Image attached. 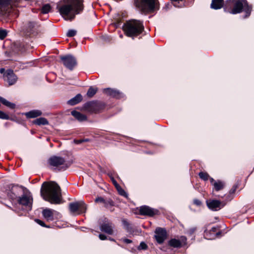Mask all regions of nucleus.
Listing matches in <instances>:
<instances>
[{
	"label": "nucleus",
	"mask_w": 254,
	"mask_h": 254,
	"mask_svg": "<svg viewBox=\"0 0 254 254\" xmlns=\"http://www.w3.org/2000/svg\"><path fill=\"white\" fill-rule=\"evenodd\" d=\"M44 187L41 191L43 198L51 203L59 204L61 201V190L59 185L55 182L44 183Z\"/></svg>",
	"instance_id": "obj_1"
},
{
	"label": "nucleus",
	"mask_w": 254,
	"mask_h": 254,
	"mask_svg": "<svg viewBox=\"0 0 254 254\" xmlns=\"http://www.w3.org/2000/svg\"><path fill=\"white\" fill-rule=\"evenodd\" d=\"M83 9V0H68L66 4L60 8L59 11L64 19L71 20Z\"/></svg>",
	"instance_id": "obj_2"
},
{
	"label": "nucleus",
	"mask_w": 254,
	"mask_h": 254,
	"mask_svg": "<svg viewBox=\"0 0 254 254\" xmlns=\"http://www.w3.org/2000/svg\"><path fill=\"white\" fill-rule=\"evenodd\" d=\"M226 7H233L230 13L233 14L241 13L243 9L246 12L245 17L249 16L252 10V6L249 5L247 0H227Z\"/></svg>",
	"instance_id": "obj_3"
},
{
	"label": "nucleus",
	"mask_w": 254,
	"mask_h": 254,
	"mask_svg": "<svg viewBox=\"0 0 254 254\" xmlns=\"http://www.w3.org/2000/svg\"><path fill=\"white\" fill-rule=\"evenodd\" d=\"M124 31L128 37H134L140 34L144 30L142 21L132 19L124 24Z\"/></svg>",
	"instance_id": "obj_4"
},
{
	"label": "nucleus",
	"mask_w": 254,
	"mask_h": 254,
	"mask_svg": "<svg viewBox=\"0 0 254 254\" xmlns=\"http://www.w3.org/2000/svg\"><path fill=\"white\" fill-rule=\"evenodd\" d=\"M135 4L144 12L152 13L159 9L158 0H136Z\"/></svg>",
	"instance_id": "obj_5"
},
{
	"label": "nucleus",
	"mask_w": 254,
	"mask_h": 254,
	"mask_svg": "<svg viewBox=\"0 0 254 254\" xmlns=\"http://www.w3.org/2000/svg\"><path fill=\"white\" fill-rule=\"evenodd\" d=\"M19 0H0V17L7 18L14 6H17Z\"/></svg>",
	"instance_id": "obj_6"
},
{
	"label": "nucleus",
	"mask_w": 254,
	"mask_h": 254,
	"mask_svg": "<svg viewBox=\"0 0 254 254\" xmlns=\"http://www.w3.org/2000/svg\"><path fill=\"white\" fill-rule=\"evenodd\" d=\"M17 201L24 211H29L32 209L33 198L30 193L23 194L21 196L18 197Z\"/></svg>",
	"instance_id": "obj_7"
},
{
	"label": "nucleus",
	"mask_w": 254,
	"mask_h": 254,
	"mask_svg": "<svg viewBox=\"0 0 254 254\" xmlns=\"http://www.w3.org/2000/svg\"><path fill=\"white\" fill-rule=\"evenodd\" d=\"M69 209L72 214H79L86 212L87 205L82 200L71 202L69 204Z\"/></svg>",
	"instance_id": "obj_8"
},
{
	"label": "nucleus",
	"mask_w": 254,
	"mask_h": 254,
	"mask_svg": "<svg viewBox=\"0 0 254 254\" xmlns=\"http://www.w3.org/2000/svg\"><path fill=\"white\" fill-rule=\"evenodd\" d=\"M49 165L55 169L59 168V170L61 169L65 170L67 166L65 164V161L63 157L53 156L48 160Z\"/></svg>",
	"instance_id": "obj_9"
},
{
	"label": "nucleus",
	"mask_w": 254,
	"mask_h": 254,
	"mask_svg": "<svg viewBox=\"0 0 254 254\" xmlns=\"http://www.w3.org/2000/svg\"><path fill=\"white\" fill-rule=\"evenodd\" d=\"M23 192V188L18 185H12L6 191L7 197L12 200L18 199L19 195Z\"/></svg>",
	"instance_id": "obj_10"
},
{
	"label": "nucleus",
	"mask_w": 254,
	"mask_h": 254,
	"mask_svg": "<svg viewBox=\"0 0 254 254\" xmlns=\"http://www.w3.org/2000/svg\"><path fill=\"white\" fill-rule=\"evenodd\" d=\"M64 65L69 70H72L76 65L77 62L75 58L70 55L61 57Z\"/></svg>",
	"instance_id": "obj_11"
},
{
	"label": "nucleus",
	"mask_w": 254,
	"mask_h": 254,
	"mask_svg": "<svg viewBox=\"0 0 254 254\" xmlns=\"http://www.w3.org/2000/svg\"><path fill=\"white\" fill-rule=\"evenodd\" d=\"M206 203L208 208L212 211H218L225 204L220 200L216 199L207 200Z\"/></svg>",
	"instance_id": "obj_12"
},
{
	"label": "nucleus",
	"mask_w": 254,
	"mask_h": 254,
	"mask_svg": "<svg viewBox=\"0 0 254 254\" xmlns=\"http://www.w3.org/2000/svg\"><path fill=\"white\" fill-rule=\"evenodd\" d=\"M39 25L36 22H29L25 27V32L28 36L36 35L39 31Z\"/></svg>",
	"instance_id": "obj_13"
},
{
	"label": "nucleus",
	"mask_w": 254,
	"mask_h": 254,
	"mask_svg": "<svg viewBox=\"0 0 254 254\" xmlns=\"http://www.w3.org/2000/svg\"><path fill=\"white\" fill-rule=\"evenodd\" d=\"M155 238L158 243L162 244L167 237V233L165 229L162 228H156Z\"/></svg>",
	"instance_id": "obj_14"
},
{
	"label": "nucleus",
	"mask_w": 254,
	"mask_h": 254,
	"mask_svg": "<svg viewBox=\"0 0 254 254\" xmlns=\"http://www.w3.org/2000/svg\"><path fill=\"white\" fill-rule=\"evenodd\" d=\"M158 212L157 210L154 209L148 206H142L139 208V213L141 215L153 216Z\"/></svg>",
	"instance_id": "obj_15"
},
{
	"label": "nucleus",
	"mask_w": 254,
	"mask_h": 254,
	"mask_svg": "<svg viewBox=\"0 0 254 254\" xmlns=\"http://www.w3.org/2000/svg\"><path fill=\"white\" fill-rule=\"evenodd\" d=\"M86 109L90 112L96 113L102 109L100 103L97 101H92L87 103L85 106Z\"/></svg>",
	"instance_id": "obj_16"
},
{
	"label": "nucleus",
	"mask_w": 254,
	"mask_h": 254,
	"mask_svg": "<svg viewBox=\"0 0 254 254\" xmlns=\"http://www.w3.org/2000/svg\"><path fill=\"white\" fill-rule=\"evenodd\" d=\"M4 80L8 83L9 85L14 84L17 81V77L12 70H7L3 74Z\"/></svg>",
	"instance_id": "obj_17"
},
{
	"label": "nucleus",
	"mask_w": 254,
	"mask_h": 254,
	"mask_svg": "<svg viewBox=\"0 0 254 254\" xmlns=\"http://www.w3.org/2000/svg\"><path fill=\"white\" fill-rule=\"evenodd\" d=\"M57 213L56 211L49 208L44 209L42 211L43 217L48 221H53L54 220V215Z\"/></svg>",
	"instance_id": "obj_18"
},
{
	"label": "nucleus",
	"mask_w": 254,
	"mask_h": 254,
	"mask_svg": "<svg viewBox=\"0 0 254 254\" xmlns=\"http://www.w3.org/2000/svg\"><path fill=\"white\" fill-rule=\"evenodd\" d=\"M100 229L101 231L109 235H112L114 232L113 226L110 223H103L100 226Z\"/></svg>",
	"instance_id": "obj_19"
},
{
	"label": "nucleus",
	"mask_w": 254,
	"mask_h": 254,
	"mask_svg": "<svg viewBox=\"0 0 254 254\" xmlns=\"http://www.w3.org/2000/svg\"><path fill=\"white\" fill-rule=\"evenodd\" d=\"M224 5V0H212L210 7L213 9H219Z\"/></svg>",
	"instance_id": "obj_20"
},
{
	"label": "nucleus",
	"mask_w": 254,
	"mask_h": 254,
	"mask_svg": "<svg viewBox=\"0 0 254 254\" xmlns=\"http://www.w3.org/2000/svg\"><path fill=\"white\" fill-rule=\"evenodd\" d=\"M104 92L105 94H106L108 95H110L111 96H112L113 97H115V98H119L120 97V93L119 91L117 90L114 89H112V88H110L104 89Z\"/></svg>",
	"instance_id": "obj_21"
},
{
	"label": "nucleus",
	"mask_w": 254,
	"mask_h": 254,
	"mask_svg": "<svg viewBox=\"0 0 254 254\" xmlns=\"http://www.w3.org/2000/svg\"><path fill=\"white\" fill-rule=\"evenodd\" d=\"M71 114L79 121L81 122L87 120V117L85 115H83L78 111L75 110L72 111L71 112Z\"/></svg>",
	"instance_id": "obj_22"
},
{
	"label": "nucleus",
	"mask_w": 254,
	"mask_h": 254,
	"mask_svg": "<svg viewBox=\"0 0 254 254\" xmlns=\"http://www.w3.org/2000/svg\"><path fill=\"white\" fill-rule=\"evenodd\" d=\"M82 99V95L80 94H78L75 97L68 100L67 103L70 105H75L81 102Z\"/></svg>",
	"instance_id": "obj_23"
},
{
	"label": "nucleus",
	"mask_w": 254,
	"mask_h": 254,
	"mask_svg": "<svg viewBox=\"0 0 254 254\" xmlns=\"http://www.w3.org/2000/svg\"><path fill=\"white\" fill-rule=\"evenodd\" d=\"M25 115L28 118H34L41 116L42 115V112L40 110H32L26 113Z\"/></svg>",
	"instance_id": "obj_24"
},
{
	"label": "nucleus",
	"mask_w": 254,
	"mask_h": 254,
	"mask_svg": "<svg viewBox=\"0 0 254 254\" xmlns=\"http://www.w3.org/2000/svg\"><path fill=\"white\" fill-rule=\"evenodd\" d=\"M213 186L214 190L218 191L224 188L225 183L223 181L217 180L213 184Z\"/></svg>",
	"instance_id": "obj_25"
},
{
	"label": "nucleus",
	"mask_w": 254,
	"mask_h": 254,
	"mask_svg": "<svg viewBox=\"0 0 254 254\" xmlns=\"http://www.w3.org/2000/svg\"><path fill=\"white\" fill-rule=\"evenodd\" d=\"M169 245L173 248H180L182 246V243L181 241L176 239H172L169 242Z\"/></svg>",
	"instance_id": "obj_26"
},
{
	"label": "nucleus",
	"mask_w": 254,
	"mask_h": 254,
	"mask_svg": "<svg viewBox=\"0 0 254 254\" xmlns=\"http://www.w3.org/2000/svg\"><path fill=\"white\" fill-rule=\"evenodd\" d=\"M33 123L38 126L46 125L49 124L48 120L45 118H39L33 121Z\"/></svg>",
	"instance_id": "obj_27"
},
{
	"label": "nucleus",
	"mask_w": 254,
	"mask_h": 254,
	"mask_svg": "<svg viewBox=\"0 0 254 254\" xmlns=\"http://www.w3.org/2000/svg\"><path fill=\"white\" fill-rule=\"evenodd\" d=\"M0 102L6 106V107L9 108L10 109H14L15 107V105L12 103L9 102L6 100L5 99L0 96Z\"/></svg>",
	"instance_id": "obj_28"
},
{
	"label": "nucleus",
	"mask_w": 254,
	"mask_h": 254,
	"mask_svg": "<svg viewBox=\"0 0 254 254\" xmlns=\"http://www.w3.org/2000/svg\"><path fill=\"white\" fill-rule=\"evenodd\" d=\"M97 91V88L90 87L87 92V95L89 97H92L96 94Z\"/></svg>",
	"instance_id": "obj_29"
},
{
	"label": "nucleus",
	"mask_w": 254,
	"mask_h": 254,
	"mask_svg": "<svg viewBox=\"0 0 254 254\" xmlns=\"http://www.w3.org/2000/svg\"><path fill=\"white\" fill-rule=\"evenodd\" d=\"M122 223L124 227V228L128 231V232H131L132 230V228L130 225V224L128 223V222L126 220L123 219L122 220Z\"/></svg>",
	"instance_id": "obj_30"
},
{
	"label": "nucleus",
	"mask_w": 254,
	"mask_h": 254,
	"mask_svg": "<svg viewBox=\"0 0 254 254\" xmlns=\"http://www.w3.org/2000/svg\"><path fill=\"white\" fill-rule=\"evenodd\" d=\"M51 8V7L49 4H45L42 7L41 12L43 14L48 13L50 11Z\"/></svg>",
	"instance_id": "obj_31"
},
{
	"label": "nucleus",
	"mask_w": 254,
	"mask_h": 254,
	"mask_svg": "<svg viewBox=\"0 0 254 254\" xmlns=\"http://www.w3.org/2000/svg\"><path fill=\"white\" fill-rule=\"evenodd\" d=\"M104 204L105 207L108 208L114 205V201L111 199H105Z\"/></svg>",
	"instance_id": "obj_32"
},
{
	"label": "nucleus",
	"mask_w": 254,
	"mask_h": 254,
	"mask_svg": "<svg viewBox=\"0 0 254 254\" xmlns=\"http://www.w3.org/2000/svg\"><path fill=\"white\" fill-rule=\"evenodd\" d=\"M198 175L201 179L205 181L208 180L209 178V175L206 172H201L199 173Z\"/></svg>",
	"instance_id": "obj_33"
},
{
	"label": "nucleus",
	"mask_w": 254,
	"mask_h": 254,
	"mask_svg": "<svg viewBox=\"0 0 254 254\" xmlns=\"http://www.w3.org/2000/svg\"><path fill=\"white\" fill-rule=\"evenodd\" d=\"M7 35V31L4 29H0V39H3Z\"/></svg>",
	"instance_id": "obj_34"
},
{
	"label": "nucleus",
	"mask_w": 254,
	"mask_h": 254,
	"mask_svg": "<svg viewBox=\"0 0 254 254\" xmlns=\"http://www.w3.org/2000/svg\"><path fill=\"white\" fill-rule=\"evenodd\" d=\"M147 245L143 242L140 243L139 246L138 247L139 250H145L147 249Z\"/></svg>",
	"instance_id": "obj_35"
},
{
	"label": "nucleus",
	"mask_w": 254,
	"mask_h": 254,
	"mask_svg": "<svg viewBox=\"0 0 254 254\" xmlns=\"http://www.w3.org/2000/svg\"><path fill=\"white\" fill-rule=\"evenodd\" d=\"M183 0H171L172 2L173 3L174 6L177 7H181L184 5V4L181 5L178 4L180 1H182Z\"/></svg>",
	"instance_id": "obj_36"
},
{
	"label": "nucleus",
	"mask_w": 254,
	"mask_h": 254,
	"mask_svg": "<svg viewBox=\"0 0 254 254\" xmlns=\"http://www.w3.org/2000/svg\"><path fill=\"white\" fill-rule=\"evenodd\" d=\"M0 119L4 120H8L9 116L8 115L4 113L3 112L0 111Z\"/></svg>",
	"instance_id": "obj_37"
},
{
	"label": "nucleus",
	"mask_w": 254,
	"mask_h": 254,
	"mask_svg": "<svg viewBox=\"0 0 254 254\" xmlns=\"http://www.w3.org/2000/svg\"><path fill=\"white\" fill-rule=\"evenodd\" d=\"M76 34V31L74 30H69L67 33V36L69 37H73Z\"/></svg>",
	"instance_id": "obj_38"
},
{
	"label": "nucleus",
	"mask_w": 254,
	"mask_h": 254,
	"mask_svg": "<svg viewBox=\"0 0 254 254\" xmlns=\"http://www.w3.org/2000/svg\"><path fill=\"white\" fill-rule=\"evenodd\" d=\"M35 221L36 222H37L38 224H39L41 226H43L44 227L50 228V226H47L43 221H42V220H41L40 219H36L35 220Z\"/></svg>",
	"instance_id": "obj_39"
},
{
	"label": "nucleus",
	"mask_w": 254,
	"mask_h": 254,
	"mask_svg": "<svg viewBox=\"0 0 254 254\" xmlns=\"http://www.w3.org/2000/svg\"><path fill=\"white\" fill-rule=\"evenodd\" d=\"M118 190L120 194L122 196L127 197V193L123 189L120 188V189H118Z\"/></svg>",
	"instance_id": "obj_40"
},
{
	"label": "nucleus",
	"mask_w": 254,
	"mask_h": 254,
	"mask_svg": "<svg viewBox=\"0 0 254 254\" xmlns=\"http://www.w3.org/2000/svg\"><path fill=\"white\" fill-rule=\"evenodd\" d=\"M105 200V199L102 197H98L95 199V201L96 202H100L104 204Z\"/></svg>",
	"instance_id": "obj_41"
},
{
	"label": "nucleus",
	"mask_w": 254,
	"mask_h": 254,
	"mask_svg": "<svg viewBox=\"0 0 254 254\" xmlns=\"http://www.w3.org/2000/svg\"><path fill=\"white\" fill-rule=\"evenodd\" d=\"M237 189V186L235 185V186H233V187L232 188V189L230 190L229 191L230 194H234L235 192Z\"/></svg>",
	"instance_id": "obj_42"
},
{
	"label": "nucleus",
	"mask_w": 254,
	"mask_h": 254,
	"mask_svg": "<svg viewBox=\"0 0 254 254\" xmlns=\"http://www.w3.org/2000/svg\"><path fill=\"white\" fill-rule=\"evenodd\" d=\"M196 230V227H192V228H190L189 230H188V233L190 234V235H192V234H193L194 233V232Z\"/></svg>",
	"instance_id": "obj_43"
},
{
	"label": "nucleus",
	"mask_w": 254,
	"mask_h": 254,
	"mask_svg": "<svg viewBox=\"0 0 254 254\" xmlns=\"http://www.w3.org/2000/svg\"><path fill=\"white\" fill-rule=\"evenodd\" d=\"M193 203L194 204H195L197 206H200L201 204V202L197 199H194Z\"/></svg>",
	"instance_id": "obj_44"
},
{
	"label": "nucleus",
	"mask_w": 254,
	"mask_h": 254,
	"mask_svg": "<svg viewBox=\"0 0 254 254\" xmlns=\"http://www.w3.org/2000/svg\"><path fill=\"white\" fill-rule=\"evenodd\" d=\"M99 238L101 240H105L107 239V237L106 236V235L103 234H99Z\"/></svg>",
	"instance_id": "obj_45"
},
{
	"label": "nucleus",
	"mask_w": 254,
	"mask_h": 254,
	"mask_svg": "<svg viewBox=\"0 0 254 254\" xmlns=\"http://www.w3.org/2000/svg\"><path fill=\"white\" fill-rule=\"evenodd\" d=\"M123 241L124 243H127V244H130V243H132L131 240L128 239H126V238L123 239Z\"/></svg>",
	"instance_id": "obj_46"
},
{
	"label": "nucleus",
	"mask_w": 254,
	"mask_h": 254,
	"mask_svg": "<svg viewBox=\"0 0 254 254\" xmlns=\"http://www.w3.org/2000/svg\"><path fill=\"white\" fill-rule=\"evenodd\" d=\"M87 141V140H82V139L75 140L74 142L76 144H79V143H82V142H83V141Z\"/></svg>",
	"instance_id": "obj_47"
},
{
	"label": "nucleus",
	"mask_w": 254,
	"mask_h": 254,
	"mask_svg": "<svg viewBox=\"0 0 254 254\" xmlns=\"http://www.w3.org/2000/svg\"><path fill=\"white\" fill-rule=\"evenodd\" d=\"M209 179L210 182V183H211V184H212V185H213V184L215 182H216V181H215V180H214L212 178H211V177H209V179Z\"/></svg>",
	"instance_id": "obj_48"
},
{
	"label": "nucleus",
	"mask_w": 254,
	"mask_h": 254,
	"mask_svg": "<svg viewBox=\"0 0 254 254\" xmlns=\"http://www.w3.org/2000/svg\"><path fill=\"white\" fill-rule=\"evenodd\" d=\"M170 6V4L169 3H167L166 4L165 6L164 7V8H165L166 9H169Z\"/></svg>",
	"instance_id": "obj_49"
},
{
	"label": "nucleus",
	"mask_w": 254,
	"mask_h": 254,
	"mask_svg": "<svg viewBox=\"0 0 254 254\" xmlns=\"http://www.w3.org/2000/svg\"><path fill=\"white\" fill-rule=\"evenodd\" d=\"M211 231L212 232H214V233L216 232V227H212V228H211Z\"/></svg>",
	"instance_id": "obj_50"
},
{
	"label": "nucleus",
	"mask_w": 254,
	"mask_h": 254,
	"mask_svg": "<svg viewBox=\"0 0 254 254\" xmlns=\"http://www.w3.org/2000/svg\"><path fill=\"white\" fill-rule=\"evenodd\" d=\"M4 71V68H0V72L1 73H3Z\"/></svg>",
	"instance_id": "obj_51"
},
{
	"label": "nucleus",
	"mask_w": 254,
	"mask_h": 254,
	"mask_svg": "<svg viewBox=\"0 0 254 254\" xmlns=\"http://www.w3.org/2000/svg\"><path fill=\"white\" fill-rule=\"evenodd\" d=\"M109 240L112 241H115V240L113 238H110Z\"/></svg>",
	"instance_id": "obj_52"
},
{
	"label": "nucleus",
	"mask_w": 254,
	"mask_h": 254,
	"mask_svg": "<svg viewBox=\"0 0 254 254\" xmlns=\"http://www.w3.org/2000/svg\"><path fill=\"white\" fill-rule=\"evenodd\" d=\"M204 233H205V235H207V230H205Z\"/></svg>",
	"instance_id": "obj_53"
},
{
	"label": "nucleus",
	"mask_w": 254,
	"mask_h": 254,
	"mask_svg": "<svg viewBox=\"0 0 254 254\" xmlns=\"http://www.w3.org/2000/svg\"><path fill=\"white\" fill-rule=\"evenodd\" d=\"M116 186H117V183H114Z\"/></svg>",
	"instance_id": "obj_54"
}]
</instances>
